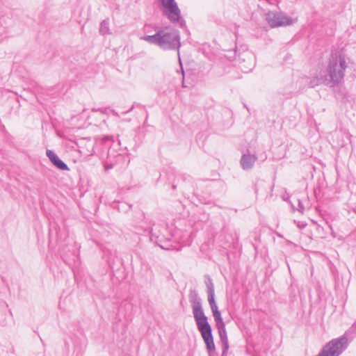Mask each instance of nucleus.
Here are the masks:
<instances>
[{
	"label": "nucleus",
	"instance_id": "f257e3e1",
	"mask_svg": "<svg viewBox=\"0 0 356 356\" xmlns=\"http://www.w3.org/2000/svg\"><path fill=\"white\" fill-rule=\"evenodd\" d=\"M188 298L193 309V317L195 321L197 327L200 332L208 350L209 351L212 350L214 349L212 328L208 321L207 317L204 313L202 306V300L200 298L197 291L195 289L190 290Z\"/></svg>",
	"mask_w": 356,
	"mask_h": 356
},
{
	"label": "nucleus",
	"instance_id": "f03ea898",
	"mask_svg": "<svg viewBox=\"0 0 356 356\" xmlns=\"http://www.w3.org/2000/svg\"><path fill=\"white\" fill-rule=\"evenodd\" d=\"M141 40L147 42L149 44H155L163 50H175L178 51L179 56V48L181 47L179 31L171 26H166L159 29L154 35H144L140 38Z\"/></svg>",
	"mask_w": 356,
	"mask_h": 356
},
{
	"label": "nucleus",
	"instance_id": "7ed1b4c3",
	"mask_svg": "<svg viewBox=\"0 0 356 356\" xmlns=\"http://www.w3.org/2000/svg\"><path fill=\"white\" fill-rule=\"evenodd\" d=\"M347 67L344 56L337 53L332 54L327 67L329 79L325 78V85L332 88L342 83Z\"/></svg>",
	"mask_w": 356,
	"mask_h": 356
},
{
	"label": "nucleus",
	"instance_id": "20e7f679",
	"mask_svg": "<svg viewBox=\"0 0 356 356\" xmlns=\"http://www.w3.org/2000/svg\"><path fill=\"white\" fill-rule=\"evenodd\" d=\"M356 336V322L340 337L327 343L317 356H339L348 347V339Z\"/></svg>",
	"mask_w": 356,
	"mask_h": 356
},
{
	"label": "nucleus",
	"instance_id": "39448f33",
	"mask_svg": "<svg viewBox=\"0 0 356 356\" xmlns=\"http://www.w3.org/2000/svg\"><path fill=\"white\" fill-rule=\"evenodd\" d=\"M163 7V14L169 21L175 24L179 22L180 26L185 25L184 21H181V10L175 0H160Z\"/></svg>",
	"mask_w": 356,
	"mask_h": 356
},
{
	"label": "nucleus",
	"instance_id": "423d86ee",
	"mask_svg": "<svg viewBox=\"0 0 356 356\" xmlns=\"http://www.w3.org/2000/svg\"><path fill=\"white\" fill-rule=\"evenodd\" d=\"M266 21L270 27H278L291 25L293 22L292 18L282 13L270 11L266 14Z\"/></svg>",
	"mask_w": 356,
	"mask_h": 356
},
{
	"label": "nucleus",
	"instance_id": "0eeeda50",
	"mask_svg": "<svg viewBox=\"0 0 356 356\" xmlns=\"http://www.w3.org/2000/svg\"><path fill=\"white\" fill-rule=\"evenodd\" d=\"M257 161V156L255 154H251L249 150H247V152L241 156L240 165L243 170H250L253 168Z\"/></svg>",
	"mask_w": 356,
	"mask_h": 356
},
{
	"label": "nucleus",
	"instance_id": "6e6552de",
	"mask_svg": "<svg viewBox=\"0 0 356 356\" xmlns=\"http://www.w3.org/2000/svg\"><path fill=\"white\" fill-rule=\"evenodd\" d=\"M220 340L222 343V356H226L229 349V342L225 325L217 327Z\"/></svg>",
	"mask_w": 356,
	"mask_h": 356
},
{
	"label": "nucleus",
	"instance_id": "1a4fd4ad",
	"mask_svg": "<svg viewBox=\"0 0 356 356\" xmlns=\"http://www.w3.org/2000/svg\"><path fill=\"white\" fill-rule=\"evenodd\" d=\"M122 158L121 154H118L115 156L111 149L108 151V156L106 161L104 162V168L106 171H108L115 166V163Z\"/></svg>",
	"mask_w": 356,
	"mask_h": 356
},
{
	"label": "nucleus",
	"instance_id": "9d476101",
	"mask_svg": "<svg viewBox=\"0 0 356 356\" xmlns=\"http://www.w3.org/2000/svg\"><path fill=\"white\" fill-rule=\"evenodd\" d=\"M307 85L309 88H314L316 86H318L319 84H321L323 82L325 83V79H323V78H318L317 76L312 77L309 79H307Z\"/></svg>",
	"mask_w": 356,
	"mask_h": 356
},
{
	"label": "nucleus",
	"instance_id": "9b49d317",
	"mask_svg": "<svg viewBox=\"0 0 356 356\" xmlns=\"http://www.w3.org/2000/svg\"><path fill=\"white\" fill-rule=\"evenodd\" d=\"M52 164L57 168L61 170H68L69 168L66 163H65L59 157L57 156L56 158L52 161Z\"/></svg>",
	"mask_w": 356,
	"mask_h": 356
},
{
	"label": "nucleus",
	"instance_id": "f8f14e48",
	"mask_svg": "<svg viewBox=\"0 0 356 356\" xmlns=\"http://www.w3.org/2000/svg\"><path fill=\"white\" fill-rule=\"evenodd\" d=\"M99 33L102 35L109 33V23L108 20H103L100 24Z\"/></svg>",
	"mask_w": 356,
	"mask_h": 356
},
{
	"label": "nucleus",
	"instance_id": "ddd939ff",
	"mask_svg": "<svg viewBox=\"0 0 356 356\" xmlns=\"http://www.w3.org/2000/svg\"><path fill=\"white\" fill-rule=\"evenodd\" d=\"M213 316L214 320L216 323V327H219L225 325V324L222 320V318L221 316V314H220V311L213 313Z\"/></svg>",
	"mask_w": 356,
	"mask_h": 356
},
{
	"label": "nucleus",
	"instance_id": "4468645a",
	"mask_svg": "<svg viewBox=\"0 0 356 356\" xmlns=\"http://www.w3.org/2000/svg\"><path fill=\"white\" fill-rule=\"evenodd\" d=\"M208 293H214V286L212 280L209 276H207V281H206Z\"/></svg>",
	"mask_w": 356,
	"mask_h": 356
},
{
	"label": "nucleus",
	"instance_id": "2eb2a0df",
	"mask_svg": "<svg viewBox=\"0 0 356 356\" xmlns=\"http://www.w3.org/2000/svg\"><path fill=\"white\" fill-rule=\"evenodd\" d=\"M46 154L51 163L57 156V155L51 149H47Z\"/></svg>",
	"mask_w": 356,
	"mask_h": 356
},
{
	"label": "nucleus",
	"instance_id": "dca6fc26",
	"mask_svg": "<svg viewBox=\"0 0 356 356\" xmlns=\"http://www.w3.org/2000/svg\"><path fill=\"white\" fill-rule=\"evenodd\" d=\"M46 154L51 163L57 156V155L51 149H47Z\"/></svg>",
	"mask_w": 356,
	"mask_h": 356
},
{
	"label": "nucleus",
	"instance_id": "f3484780",
	"mask_svg": "<svg viewBox=\"0 0 356 356\" xmlns=\"http://www.w3.org/2000/svg\"><path fill=\"white\" fill-rule=\"evenodd\" d=\"M215 292L214 293H208V301L210 305H215L216 302L214 299Z\"/></svg>",
	"mask_w": 356,
	"mask_h": 356
},
{
	"label": "nucleus",
	"instance_id": "a211bd4d",
	"mask_svg": "<svg viewBox=\"0 0 356 356\" xmlns=\"http://www.w3.org/2000/svg\"><path fill=\"white\" fill-rule=\"evenodd\" d=\"M179 64H180V66H181V69L180 70H181V74H182V87L185 88L186 86H185V83H184V69H183L182 63H181V60L180 58H179Z\"/></svg>",
	"mask_w": 356,
	"mask_h": 356
},
{
	"label": "nucleus",
	"instance_id": "6ab92c4d",
	"mask_svg": "<svg viewBox=\"0 0 356 356\" xmlns=\"http://www.w3.org/2000/svg\"><path fill=\"white\" fill-rule=\"evenodd\" d=\"M149 234H150L151 240H153V238H159V236L156 233H155L154 232V229L153 228L150 229Z\"/></svg>",
	"mask_w": 356,
	"mask_h": 356
},
{
	"label": "nucleus",
	"instance_id": "aec40b11",
	"mask_svg": "<svg viewBox=\"0 0 356 356\" xmlns=\"http://www.w3.org/2000/svg\"><path fill=\"white\" fill-rule=\"evenodd\" d=\"M298 211L301 213H303L304 211H305V207H304V205L302 202L301 200H298Z\"/></svg>",
	"mask_w": 356,
	"mask_h": 356
},
{
	"label": "nucleus",
	"instance_id": "412c9836",
	"mask_svg": "<svg viewBox=\"0 0 356 356\" xmlns=\"http://www.w3.org/2000/svg\"><path fill=\"white\" fill-rule=\"evenodd\" d=\"M210 307H211V309L212 313L217 312L219 311L218 310V307L217 306V304L215 305H210Z\"/></svg>",
	"mask_w": 356,
	"mask_h": 356
},
{
	"label": "nucleus",
	"instance_id": "4be33fe9",
	"mask_svg": "<svg viewBox=\"0 0 356 356\" xmlns=\"http://www.w3.org/2000/svg\"><path fill=\"white\" fill-rule=\"evenodd\" d=\"M105 141H108L110 140H113V136H106L102 138Z\"/></svg>",
	"mask_w": 356,
	"mask_h": 356
},
{
	"label": "nucleus",
	"instance_id": "5701e85b",
	"mask_svg": "<svg viewBox=\"0 0 356 356\" xmlns=\"http://www.w3.org/2000/svg\"><path fill=\"white\" fill-rule=\"evenodd\" d=\"M206 348H207V351H208L209 356H213V353H214V351H215V348H214L213 350H210V351L208 350V348H207V346H206Z\"/></svg>",
	"mask_w": 356,
	"mask_h": 356
},
{
	"label": "nucleus",
	"instance_id": "b1692460",
	"mask_svg": "<svg viewBox=\"0 0 356 356\" xmlns=\"http://www.w3.org/2000/svg\"><path fill=\"white\" fill-rule=\"evenodd\" d=\"M179 177H181L184 181H185L189 176L186 175H179Z\"/></svg>",
	"mask_w": 356,
	"mask_h": 356
},
{
	"label": "nucleus",
	"instance_id": "393cba45",
	"mask_svg": "<svg viewBox=\"0 0 356 356\" xmlns=\"http://www.w3.org/2000/svg\"><path fill=\"white\" fill-rule=\"evenodd\" d=\"M112 113L116 116H119L118 113L114 110L112 111Z\"/></svg>",
	"mask_w": 356,
	"mask_h": 356
},
{
	"label": "nucleus",
	"instance_id": "a878e982",
	"mask_svg": "<svg viewBox=\"0 0 356 356\" xmlns=\"http://www.w3.org/2000/svg\"><path fill=\"white\" fill-rule=\"evenodd\" d=\"M257 183H255V184H254V191H255V193H257V191H258L257 188Z\"/></svg>",
	"mask_w": 356,
	"mask_h": 356
},
{
	"label": "nucleus",
	"instance_id": "bb28decb",
	"mask_svg": "<svg viewBox=\"0 0 356 356\" xmlns=\"http://www.w3.org/2000/svg\"><path fill=\"white\" fill-rule=\"evenodd\" d=\"M172 188L175 189L176 188V185L175 184H172Z\"/></svg>",
	"mask_w": 356,
	"mask_h": 356
},
{
	"label": "nucleus",
	"instance_id": "cd10ccee",
	"mask_svg": "<svg viewBox=\"0 0 356 356\" xmlns=\"http://www.w3.org/2000/svg\"><path fill=\"white\" fill-rule=\"evenodd\" d=\"M300 226H301V224H299V223H298V227H300Z\"/></svg>",
	"mask_w": 356,
	"mask_h": 356
},
{
	"label": "nucleus",
	"instance_id": "c85d7f7f",
	"mask_svg": "<svg viewBox=\"0 0 356 356\" xmlns=\"http://www.w3.org/2000/svg\"><path fill=\"white\" fill-rule=\"evenodd\" d=\"M300 226H301V224H299V223H298V227H300Z\"/></svg>",
	"mask_w": 356,
	"mask_h": 356
},
{
	"label": "nucleus",
	"instance_id": "c756f323",
	"mask_svg": "<svg viewBox=\"0 0 356 356\" xmlns=\"http://www.w3.org/2000/svg\"><path fill=\"white\" fill-rule=\"evenodd\" d=\"M159 245L161 246V248H165L163 245Z\"/></svg>",
	"mask_w": 356,
	"mask_h": 356
}]
</instances>
